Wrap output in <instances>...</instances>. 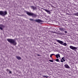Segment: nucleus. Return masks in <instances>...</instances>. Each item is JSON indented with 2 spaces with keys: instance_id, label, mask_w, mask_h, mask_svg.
Wrapping results in <instances>:
<instances>
[{
  "instance_id": "obj_9",
  "label": "nucleus",
  "mask_w": 78,
  "mask_h": 78,
  "mask_svg": "<svg viewBox=\"0 0 78 78\" xmlns=\"http://www.w3.org/2000/svg\"><path fill=\"white\" fill-rule=\"evenodd\" d=\"M16 58L17 59H18V60H21V58L20 57V56H16Z\"/></svg>"
},
{
  "instance_id": "obj_11",
  "label": "nucleus",
  "mask_w": 78,
  "mask_h": 78,
  "mask_svg": "<svg viewBox=\"0 0 78 78\" xmlns=\"http://www.w3.org/2000/svg\"><path fill=\"white\" fill-rule=\"evenodd\" d=\"M65 67L67 69H69V65L67 64L65 65Z\"/></svg>"
},
{
  "instance_id": "obj_8",
  "label": "nucleus",
  "mask_w": 78,
  "mask_h": 78,
  "mask_svg": "<svg viewBox=\"0 0 78 78\" xmlns=\"http://www.w3.org/2000/svg\"><path fill=\"white\" fill-rule=\"evenodd\" d=\"M30 20H34V21H35V22H39V20H34L33 19H30Z\"/></svg>"
},
{
  "instance_id": "obj_21",
  "label": "nucleus",
  "mask_w": 78,
  "mask_h": 78,
  "mask_svg": "<svg viewBox=\"0 0 78 78\" xmlns=\"http://www.w3.org/2000/svg\"><path fill=\"white\" fill-rule=\"evenodd\" d=\"M44 77H46V78H48V76H44Z\"/></svg>"
},
{
  "instance_id": "obj_6",
  "label": "nucleus",
  "mask_w": 78,
  "mask_h": 78,
  "mask_svg": "<svg viewBox=\"0 0 78 78\" xmlns=\"http://www.w3.org/2000/svg\"><path fill=\"white\" fill-rule=\"evenodd\" d=\"M60 60V62H63L66 61V60L65 59V57H62V58Z\"/></svg>"
},
{
  "instance_id": "obj_10",
  "label": "nucleus",
  "mask_w": 78,
  "mask_h": 78,
  "mask_svg": "<svg viewBox=\"0 0 78 78\" xmlns=\"http://www.w3.org/2000/svg\"><path fill=\"white\" fill-rule=\"evenodd\" d=\"M55 56L57 58H58L60 57V55L59 54H58L56 55Z\"/></svg>"
},
{
  "instance_id": "obj_13",
  "label": "nucleus",
  "mask_w": 78,
  "mask_h": 78,
  "mask_svg": "<svg viewBox=\"0 0 78 78\" xmlns=\"http://www.w3.org/2000/svg\"><path fill=\"white\" fill-rule=\"evenodd\" d=\"M43 21L41 20H39V23H41V24H42V22Z\"/></svg>"
},
{
  "instance_id": "obj_3",
  "label": "nucleus",
  "mask_w": 78,
  "mask_h": 78,
  "mask_svg": "<svg viewBox=\"0 0 78 78\" xmlns=\"http://www.w3.org/2000/svg\"><path fill=\"white\" fill-rule=\"evenodd\" d=\"M6 14H7V12H6V11H0V15H1V16H6Z\"/></svg>"
},
{
  "instance_id": "obj_4",
  "label": "nucleus",
  "mask_w": 78,
  "mask_h": 78,
  "mask_svg": "<svg viewBox=\"0 0 78 78\" xmlns=\"http://www.w3.org/2000/svg\"><path fill=\"white\" fill-rule=\"evenodd\" d=\"M56 41L59 44H64V42H63L62 41H61L58 40H56Z\"/></svg>"
},
{
  "instance_id": "obj_14",
  "label": "nucleus",
  "mask_w": 78,
  "mask_h": 78,
  "mask_svg": "<svg viewBox=\"0 0 78 78\" xmlns=\"http://www.w3.org/2000/svg\"><path fill=\"white\" fill-rule=\"evenodd\" d=\"M60 31H64V28H62V29H59Z\"/></svg>"
},
{
  "instance_id": "obj_25",
  "label": "nucleus",
  "mask_w": 78,
  "mask_h": 78,
  "mask_svg": "<svg viewBox=\"0 0 78 78\" xmlns=\"http://www.w3.org/2000/svg\"><path fill=\"white\" fill-rule=\"evenodd\" d=\"M38 56H39V55H38Z\"/></svg>"
},
{
  "instance_id": "obj_19",
  "label": "nucleus",
  "mask_w": 78,
  "mask_h": 78,
  "mask_svg": "<svg viewBox=\"0 0 78 78\" xmlns=\"http://www.w3.org/2000/svg\"><path fill=\"white\" fill-rule=\"evenodd\" d=\"M56 61H57V62H59V59H57L56 60Z\"/></svg>"
},
{
  "instance_id": "obj_23",
  "label": "nucleus",
  "mask_w": 78,
  "mask_h": 78,
  "mask_svg": "<svg viewBox=\"0 0 78 78\" xmlns=\"http://www.w3.org/2000/svg\"><path fill=\"white\" fill-rule=\"evenodd\" d=\"M9 73H11V71H9Z\"/></svg>"
},
{
  "instance_id": "obj_24",
  "label": "nucleus",
  "mask_w": 78,
  "mask_h": 78,
  "mask_svg": "<svg viewBox=\"0 0 78 78\" xmlns=\"http://www.w3.org/2000/svg\"><path fill=\"white\" fill-rule=\"evenodd\" d=\"M65 33H67V31H65Z\"/></svg>"
},
{
  "instance_id": "obj_18",
  "label": "nucleus",
  "mask_w": 78,
  "mask_h": 78,
  "mask_svg": "<svg viewBox=\"0 0 78 78\" xmlns=\"http://www.w3.org/2000/svg\"><path fill=\"white\" fill-rule=\"evenodd\" d=\"M53 55H54V54H51L50 55V57L51 58V57L52 56H53Z\"/></svg>"
},
{
  "instance_id": "obj_22",
  "label": "nucleus",
  "mask_w": 78,
  "mask_h": 78,
  "mask_svg": "<svg viewBox=\"0 0 78 78\" xmlns=\"http://www.w3.org/2000/svg\"><path fill=\"white\" fill-rule=\"evenodd\" d=\"M2 28V27H0V29L1 30H3V28Z\"/></svg>"
},
{
  "instance_id": "obj_15",
  "label": "nucleus",
  "mask_w": 78,
  "mask_h": 78,
  "mask_svg": "<svg viewBox=\"0 0 78 78\" xmlns=\"http://www.w3.org/2000/svg\"><path fill=\"white\" fill-rule=\"evenodd\" d=\"M67 44H66V43H63L62 44V45H64V46H66Z\"/></svg>"
},
{
  "instance_id": "obj_5",
  "label": "nucleus",
  "mask_w": 78,
  "mask_h": 78,
  "mask_svg": "<svg viewBox=\"0 0 78 78\" xmlns=\"http://www.w3.org/2000/svg\"><path fill=\"white\" fill-rule=\"evenodd\" d=\"M69 48L72 50H76V47H73L72 46H69Z\"/></svg>"
},
{
  "instance_id": "obj_16",
  "label": "nucleus",
  "mask_w": 78,
  "mask_h": 78,
  "mask_svg": "<svg viewBox=\"0 0 78 78\" xmlns=\"http://www.w3.org/2000/svg\"><path fill=\"white\" fill-rule=\"evenodd\" d=\"M0 27H1V28H3L4 27V26L2 24L0 25Z\"/></svg>"
},
{
  "instance_id": "obj_20",
  "label": "nucleus",
  "mask_w": 78,
  "mask_h": 78,
  "mask_svg": "<svg viewBox=\"0 0 78 78\" xmlns=\"http://www.w3.org/2000/svg\"><path fill=\"white\" fill-rule=\"evenodd\" d=\"M49 61L50 62H53V61L52 60H50Z\"/></svg>"
},
{
  "instance_id": "obj_7",
  "label": "nucleus",
  "mask_w": 78,
  "mask_h": 78,
  "mask_svg": "<svg viewBox=\"0 0 78 78\" xmlns=\"http://www.w3.org/2000/svg\"><path fill=\"white\" fill-rule=\"evenodd\" d=\"M44 10L45 11H46V12H47V13L49 14L51 13V12H50V10H47L46 9H44Z\"/></svg>"
},
{
  "instance_id": "obj_2",
  "label": "nucleus",
  "mask_w": 78,
  "mask_h": 78,
  "mask_svg": "<svg viewBox=\"0 0 78 78\" xmlns=\"http://www.w3.org/2000/svg\"><path fill=\"white\" fill-rule=\"evenodd\" d=\"M26 13L28 16H32L33 17H36L37 16L36 15L34 14L33 13H30L28 12H26Z\"/></svg>"
},
{
  "instance_id": "obj_12",
  "label": "nucleus",
  "mask_w": 78,
  "mask_h": 78,
  "mask_svg": "<svg viewBox=\"0 0 78 78\" xmlns=\"http://www.w3.org/2000/svg\"><path fill=\"white\" fill-rule=\"evenodd\" d=\"M31 8L34 10L36 9V7L32 6L31 7Z\"/></svg>"
},
{
  "instance_id": "obj_1",
  "label": "nucleus",
  "mask_w": 78,
  "mask_h": 78,
  "mask_svg": "<svg viewBox=\"0 0 78 78\" xmlns=\"http://www.w3.org/2000/svg\"><path fill=\"white\" fill-rule=\"evenodd\" d=\"M7 41H8V42H9L11 43V44H12L14 45H16L17 44V43H16V40H15L14 39H7Z\"/></svg>"
},
{
  "instance_id": "obj_17",
  "label": "nucleus",
  "mask_w": 78,
  "mask_h": 78,
  "mask_svg": "<svg viewBox=\"0 0 78 78\" xmlns=\"http://www.w3.org/2000/svg\"><path fill=\"white\" fill-rule=\"evenodd\" d=\"M74 15L75 16H78V12L74 13Z\"/></svg>"
}]
</instances>
